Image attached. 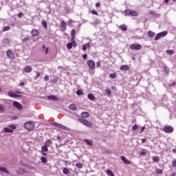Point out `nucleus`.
I'll return each instance as SVG.
<instances>
[{
	"label": "nucleus",
	"instance_id": "obj_1",
	"mask_svg": "<svg viewBox=\"0 0 176 176\" xmlns=\"http://www.w3.org/2000/svg\"><path fill=\"white\" fill-rule=\"evenodd\" d=\"M34 127H35V124H34V122H28L24 124V128L26 130H29V131L34 130Z\"/></svg>",
	"mask_w": 176,
	"mask_h": 176
},
{
	"label": "nucleus",
	"instance_id": "obj_2",
	"mask_svg": "<svg viewBox=\"0 0 176 176\" xmlns=\"http://www.w3.org/2000/svg\"><path fill=\"white\" fill-rule=\"evenodd\" d=\"M21 92L16 91V93L14 92L13 91H10L8 92V96L9 97H12V98H19V97H21Z\"/></svg>",
	"mask_w": 176,
	"mask_h": 176
},
{
	"label": "nucleus",
	"instance_id": "obj_3",
	"mask_svg": "<svg viewBox=\"0 0 176 176\" xmlns=\"http://www.w3.org/2000/svg\"><path fill=\"white\" fill-rule=\"evenodd\" d=\"M126 16H133V17H137L138 16V12L131 10H126L124 11Z\"/></svg>",
	"mask_w": 176,
	"mask_h": 176
},
{
	"label": "nucleus",
	"instance_id": "obj_4",
	"mask_svg": "<svg viewBox=\"0 0 176 176\" xmlns=\"http://www.w3.org/2000/svg\"><path fill=\"white\" fill-rule=\"evenodd\" d=\"M14 130H16V125L10 124L4 128V133H13Z\"/></svg>",
	"mask_w": 176,
	"mask_h": 176
},
{
	"label": "nucleus",
	"instance_id": "obj_5",
	"mask_svg": "<svg viewBox=\"0 0 176 176\" xmlns=\"http://www.w3.org/2000/svg\"><path fill=\"white\" fill-rule=\"evenodd\" d=\"M78 121H80V123H82V124H85V126H87V127L93 128V124L85 119L80 118L78 119Z\"/></svg>",
	"mask_w": 176,
	"mask_h": 176
},
{
	"label": "nucleus",
	"instance_id": "obj_6",
	"mask_svg": "<svg viewBox=\"0 0 176 176\" xmlns=\"http://www.w3.org/2000/svg\"><path fill=\"white\" fill-rule=\"evenodd\" d=\"M51 124H52V126L58 127V129H62V130H65L66 131H68V127H67L61 124H58V122H52Z\"/></svg>",
	"mask_w": 176,
	"mask_h": 176
},
{
	"label": "nucleus",
	"instance_id": "obj_7",
	"mask_svg": "<svg viewBox=\"0 0 176 176\" xmlns=\"http://www.w3.org/2000/svg\"><path fill=\"white\" fill-rule=\"evenodd\" d=\"M166 35H167L166 31L160 32L155 36V41H159L160 38H163V36H166Z\"/></svg>",
	"mask_w": 176,
	"mask_h": 176
},
{
	"label": "nucleus",
	"instance_id": "obj_8",
	"mask_svg": "<svg viewBox=\"0 0 176 176\" xmlns=\"http://www.w3.org/2000/svg\"><path fill=\"white\" fill-rule=\"evenodd\" d=\"M87 64L90 69H94V68H96V63H94V60H89L87 62Z\"/></svg>",
	"mask_w": 176,
	"mask_h": 176
},
{
	"label": "nucleus",
	"instance_id": "obj_9",
	"mask_svg": "<svg viewBox=\"0 0 176 176\" xmlns=\"http://www.w3.org/2000/svg\"><path fill=\"white\" fill-rule=\"evenodd\" d=\"M141 47H142V46L140 44H132L130 45V49L132 50H140Z\"/></svg>",
	"mask_w": 176,
	"mask_h": 176
},
{
	"label": "nucleus",
	"instance_id": "obj_10",
	"mask_svg": "<svg viewBox=\"0 0 176 176\" xmlns=\"http://www.w3.org/2000/svg\"><path fill=\"white\" fill-rule=\"evenodd\" d=\"M164 131L165 133H173L174 131V128H173V126H165L164 127Z\"/></svg>",
	"mask_w": 176,
	"mask_h": 176
},
{
	"label": "nucleus",
	"instance_id": "obj_11",
	"mask_svg": "<svg viewBox=\"0 0 176 176\" xmlns=\"http://www.w3.org/2000/svg\"><path fill=\"white\" fill-rule=\"evenodd\" d=\"M13 105L14 107H15V108H17V109H19V111H21V109H23V106L21 105V104L19 103L18 102H13Z\"/></svg>",
	"mask_w": 176,
	"mask_h": 176
},
{
	"label": "nucleus",
	"instance_id": "obj_12",
	"mask_svg": "<svg viewBox=\"0 0 176 176\" xmlns=\"http://www.w3.org/2000/svg\"><path fill=\"white\" fill-rule=\"evenodd\" d=\"M32 72V67L31 66H26L25 68H23V72H25V74H30V72Z\"/></svg>",
	"mask_w": 176,
	"mask_h": 176
},
{
	"label": "nucleus",
	"instance_id": "obj_13",
	"mask_svg": "<svg viewBox=\"0 0 176 176\" xmlns=\"http://www.w3.org/2000/svg\"><path fill=\"white\" fill-rule=\"evenodd\" d=\"M121 160L122 162H124V163L125 164H131V162H130V160H127V158H126V157H124V156H121Z\"/></svg>",
	"mask_w": 176,
	"mask_h": 176
},
{
	"label": "nucleus",
	"instance_id": "obj_14",
	"mask_svg": "<svg viewBox=\"0 0 176 176\" xmlns=\"http://www.w3.org/2000/svg\"><path fill=\"white\" fill-rule=\"evenodd\" d=\"M16 174H26L27 170H24L23 168H19V169L16 170Z\"/></svg>",
	"mask_w": 176,
	"mask_h": 176
},
{
	"label": "nucleus",
	"instance_id": "obj_15",
	"mask_svg": "<svg viewBox=\"0 0 176 176\" xmlns=\"http://www.w3.org/2000/svg\"><path fill=\"white\" fill-rule=\"evenodd\" d=\"M6 56L8 57V58H13V52L10 50H8L6 52Z\"/></svg>",
	"mask_w": 176,
	"mask_h": 176
},
{
	"label": "nucleus",
	"instance_id": "obj_16",
	"mask_svg": "<svg viewBox=\"0 0 176 176\" xmlns=\"http://www.w3.org/2000/svg\"><path fill=\"white\" fill-rule=\"evenodd\" d=\"M47 98L48 100H52V101H58V98L56 96H49Z\"/></svg>",
	"mask_w": 176,
	"mask_h": 176
},
{
	"label": "nucleus",
	"instance_id": "obj_17",
	"mask_svg": "<svg viewBox=\"0 0 176 176\" xmlns=\"http://www.w3.org/2000/svg\"><path fill=\"white\" fill-rule=\"evenodd\" d=\"M120 69L121 71H127L130 69V67H129V65H124L120 66Z\"/></svg>",
	"mask_w": 176,
	"mask_h": 176
},
{
	"label": "nucleus",
	"instance_id": "obj_18",
	"mask_svg": "<svg viewBox=\"0 0 176 176\" xmlns=\"http://www.w3.org/2000/svg\"><path fill=\"white\" fill-rule=\"evenodd\" d=\"M32 36H38V35H39V31L36 29H34L32 30Z\"/></svg>",
	"mask_w": 176,
	"mask_h": 176
},
{
	"label": "nucleus",
	"instance_id": "obj_19",
	"mask_svg": "<svg viewBox=\"0 0 176 176\" xmlns=\"http://www.w3.org/2000/svg\"><path fill=\"white\" fill-rule=\"evenodd\" d=\"M0 171L1 173H4L5 174H9V170L4 167H0Z\"/></svg>",
	"mask_w": 176,
	"mask_h": 176
},
{
	"label": "nucleus",
	"instance_id": "obj_20",
	"mask_svg": "<svg viewBox=\"0 0 176 176\" xmlns=\"http://www.w3.org/2000/svg\"><path fill=\"white\" fill-rule=\"evenodd\" d=\"M120 30H121V31H127V27L126 26V25H121L119 26Z\"/></svg>",
	"mask_w": 176,
	"mask_h": 176
},
{
	"label": "nucleus",
	"instance_id": "obj_21",
	"mask_svg": "<svg viewBox=\"0 0 176 176\" xmlns=\"http://www.w3.org/2000/svg\"><path fill=\"white\" fill-rule=\"evenodd\" d=\"M52 144H53V142H52V140H46L45 142V145L44 146H50V145H52Z\"/></svg>",
	"mask_w": 176,
	"mask_h": 176
},
{
	"label": "nucleus",
	"instance_id": "obj_22",
	"mask_svg": "<svg viewBox=\"0 0 176 176\" xmlns=\"http://www.w3.org/2000/svg\"><path fill=\"white\" fill-rule=\"evenodd\" d=\"M89 113L88 112L84 111L81 113V118H89Z\"/></svg>",
	"mask_w": 176,
	"mask_h": 176
},
{
	"label": "nucleus",
	"instance_id": "obj_23",
	"mask_svg": "<svg viewBox=\"0 0 176 176\" xmlns=\"http://www.w3.org/2000/svg\"><path fill=\"white\" fill-rule=\"evenodd\" d=\"M2 43L4 45H9V43H10V40L9 38H4L3 39Z\"/></svg>",
	"mask_w": 176,
	"mask_h": 176
},
{
	"label": "nucleus",
	"instance_id": "obj_24",
	"mask_svg": "<svg viewBox=\"0 0 176 176\" xmlns=\"http://www.w3.org/2000/svg\"><path fill=\"white\" fill-rule=\"evenodd\" d=\"M147 35H148V38H153V36H155V32H153L152 31H148L147 33Z\"/></svg>",
	"mask_w": 176,
	"mask_h": 176
},
{
	"label": "nucleus",
	"instance_id": "obj_25",
	"mask_svg": "<svg viewBox=\"0 0 176 176\" xmlns=\"http://www.w3.org/2000/svg\"><path fill=\"white\" fill-rule=\"evenodd\" d=\"M166 54H168L169 56H173L174 54L175 51L174 50H169L166 51Z\"/></svg>",
	"mask_w": 176,
	"mask_h": 176
},
{
	"label": "nucleus",
	"instance_id": "obj_26",
	"mask_svg": "<svg viewBox=\"0 0 176 176\" xmlns=\"http://www.w3.org/2000/svg\"><path fill=\"white\" fill-rule=\"evenodd\" d=\"M84 141H85V142H86V144H87V145H89V146H93V141L89 140H85Z\"/></svg>",
	"mask_w": 176,
	"mask_h": 176
},
{
	"label": "nucleus",
	"instance_id": "obj_27",
	"mask_svg": "<svg viewBox=\"0 0 176 176\" xmlns=\"http://www.w3.org/2000/svg\"><path fill=\"white\" fill-rule=\"evenodd\" d=\"M70 43H72V45L73 47H76L77 44H76V42L75 41V38H72Z\"/></svg>",
	"mask_w": 176,
	"mask_h": 176
},
{
	"label": "nucleus",
	"instance_id": "obj_28",
	"mask_svg": "<svg viewBox=\"0 0 176 176\" xmlns=\"http://www.w3.org/2000/svg\"><path fill=\"white\" fill-rule=\"evenodd\" d=\"M69 108L71 111H76V106L74 104H70Z\"/></svg>",
	"mask_w": 176,
	"mask_h": 176
},
{
	"label": "nucleus",
	"instance_id": "obj_29",
	"mask_svg": "<svg viewBox=\"0 0 176 176\" xmlns=\"http://www.w3.org/2000/svg\"><path fill=\"white\" fill-rule=\"evenodd\" d=\"M88 98L89 100H91V101H94V100H96V98H94V95H93L92 94H88Z\"/></svg>",
	"mask_w": 176,
	"mask_h": 176
},
{
	"label": "nucleus",
	"instance_id": "obj_30",
	"mask_svg": "<svg viewBox=\"0 0 176 176\" xmlns=\"http://www.w3.org/2000/svg\"><path fill=\"white\" fill-rule=\"evenodd\" d=\"M60 27L62 28H64V30H66L67 29V23H65V21H63L61 22Z\"/></svg>",
	"mask_w": 176,
	"mask_h": 176
},
{
	"label": "nucleus",
	"instance_id": "obj_31",
	"mask_svg": "<svg viewBox=\"0 0 176 176\" xmlns=\"http://www.w3.org/2000/svg\"><path fill=\"white\" fill-rule=\"evenodd\" d=\"M41 151H42V152H47V151H49V149L47 148V146L44 145L41 147Z\"/></svg>",
	"mask_w": 176,
	"mask_h": 176
},
{
	"label": "nucleus",
	"instance_id": "obj_32",
	"mask_svg": "<svg viewBox=\"0 0 176 176\" xmlns=\"http://www.w3.org/2000/svg\"><path fill=\"white\" fill-rule=\"evenodd\" d=\"M107 174L109 176H114L113 173L112 172V170H111L109 169L107 170Z\"/></svg>",
	"mask_w": 176,
	"mask_h": 176
},
{
	"label": "nucleus",
	"instance_id": "obj_33",
	"mask_svg": "<svg viewBox=\"0 0 176 176\" xmlns=\"http://www.w3.org/2000/svg\"><path fill=\"white\" fill-rule=\"evenodd\" d=\"M106 94L107 95L108 97H109V96H111V89H107L104 90Z\"/></svg>",
	"mask_w": 176,
	"mask_h": 176
},
{
	"label": "nucleus",
	"instance_id": "obj_34",
	"mask_svg": "<svg viewBox=\"0 0 176 176\" xmlns=\"http://www.w3.org/2000/svg\"><path fill=\"white\" fill-rule=\"evenodd\" d=\"M75 34H76V31L75 30H72V38H75Z\"/></svg>",
	"mask_w": 176,
	"mask_h": 176
},
{
	"label": "nucleus",
	"instance_id": "obj_35",
	"mask_svg": "<svg viewBox=\"0 0 176 176\" xmlns=\"http://www.w3.org/2000/svg\"><path fill=\"white\" fill-rule=\"evenodd\" d=\"M69 173V170L67 168H63V174H65V175H67V174Z\"/></svg>",
	"mask_w": 176,
	"mask_h": 176
},
{
	"label": "nucleus",
	"instance_id": "obj_36",
	"mask_svg": "<svg viewBox=\"0 0 176 176\" xmlns=\"http://www.w3.org/2000/svg\"><path fill=\"white\" fill-rule=\"evenodd\" d=\"M76 166L78 168H83V164H82V163H77L76 164Z\"/></svg>",
	"mask_w": 176,
	"mask_h": 176
},
{
	"label": "nucleus",
	"instance_id": "obj_37",
	"mask_svg": "<svg viewBox=\"0 0 176 176\" xmlns=\"http://www.w3.org/2000/svg\"><path fill=\"white\" fill-rule=\"evenodd\" d=\"M109 78H111V79H116V74H110Z\"/></svg>",
	"mask_w": 176,
	"mask_h": 176
},
{
	"label": "nucleus",
	"instance_id": "obj_38",
	"mask_svg": "<svg viewBox=\"0 0 176 176\" xmlns=\"http://www.w3.org/2000/svg\"><path fill=\"white\" fill-rule=\"evenodd\" d=\"M72 43H68L67 45V49H69V50H71V49H72Z\"/></svg>",
	"mask_w": 176,
	"mask_h": 176
},
{
	"label": "nucleus",
	"instance_id": "obj_39",
	"mask_svg": "<svg viewBox=\"0 0 176 176\" xmlns=\"http://www.w3.org/2000/svg\"><path fill=\"white\" fill-rule=\"evenodd\" d=\"M156 173L160 175L163 174V170L162 169L157 168Z\"/></svg>",
	"mask_w": 176,
	"mask_h": 176
},
{
	"label": "nucleus",
	"instance_id": "obj_40",
	"mask_svg": "<svg viewBox=\"0 0 176 176\" xmlns=\"http://www.w3.org/2000/svg\"><path fill=\"white\" fill-rule=\"evenodd\" d=\"M9 30H10V27L9 26H5L3 29V32H6V31H9Z\"/></svg>",
	"mask_w": 176,
	"mask_h": 176
},
{
	"label": "nucleus",
	"instance_id": "obj_41",
	"mask_svg": "<svg viewBox=\"0 0 176 176\" xmlns=\"http://www.w3.org/2000/svg\"><path fill=\"white\" fill-rule=\"evenodd\" d=\"M76 94H77L78 96H82V95L83 94V91H82V90L79 89V90H78V91H76Z\"/></svg>",
	"mask_w": 176,
	"mask_h": 176
},
{
	"label": "nucleus",
	"instance_id": "obj_42",
	"mask_svg": "<svg viewBox=\"0 0 176 176\" xmlns=\"http://www.w3.org/2000/svg\"><path fill=\"white\" fill-rule=\"evenodd\" d=\"M42 25H43V27H44V28H47V23H46V21H43L42 22Z\"/></svg>",
	"mask_w": 176,
	"mask_h": 176
},
{
	"label": "nucleus",
	"instance_id": "obj_43",
	"mask_svg": "<svg viewBox=\"0 0 176 176\" xmlns=\"http://www.w3.org/2000/svg\"><path fill=\"white\" fill-rule=\"evenodd\" d=\"M132 130H133V131L138 130V125L135 124V126H133L132 127Z\"/></svg>",
	"mask_w": 176,
	"mask_h": 176
},
{
	"label": "nucleus",
	"instance_id": "obj_44",
	"mask_svg": "<svg viewBox=\"0 0 176 176\" xmlns=\"http://www.w3.org/2000/svg\"><path fill=\"white\" fill-rule=\"evenodd\" d=\"M41 162H43V163H46V162H47V160H46V157H42L41 158Z\"/></svg>",
	"mask_w": 176,
	"mask_h": 176
},
{
	"label": "nucleus",
	"instance_id": "obj_45",
	"mask_svg": "<svg viewBox=\"0 0 176 176\" xmlns=\"http://www.w3.org/2000/svg\"><path fill=\"white\" fill-rule=\"evenodd\" d=\"M23 42H27L28 41H30V38L28 36H26L25 38H23Z\"/></svg>",
	"mask_w": 176,
	"mask_h": 176
},
{
	"label": "nucleus",
	"instance_id": "obj_46",
	"mask_svg": "<svg viewBox=\"0 0 176 176\" xmlns=\"http://www.w3.org/2000/svg\"><path fill=\"white\" fill-rule=\"evenodd\" d=\"M91 13H92V14H96V16H98V12L94 10H91Z\"/></svg>",
	"mask_w": 176,
	"mask_h": 176
},
{
	"label": "nucleus",
	"instance_id": "obj_47",
	"mask_svg": "<svg viewBox=\"0 0 176 176\" xmlns=\"http://www.w3.org/2000/svg\"><path fill=\"white\" fill-rule=\"evenodd\" d=\"M153 162H159V157H153Z\"/></svg>",
	"mask_w": 176,
	"mask_h": 176
},
{
	"label": "nucleus",
	"instance_id": "obj_48",
	"mask_svg": "<svg viewBox=\"0 0 176 176\" xmlns=\"http://www.w3.org/2000/svg\"><path fill=\"white\" fill-rule=\"evenodd\" d=\"M0 111H1V112H3V111H5V107H3V105L0 104Z\"/></svg>",
	"mask_w": 176,
	"mask_h": 176
},
{
	"label": "nucleus",
	"instance_id": "obj_49",
	"mask_svg": "<svg viewBox=\"0 0 176 176\" xmlns=\"http://www.w3.org/2000/svg\"><path fill=\"white\" fill-rule=\"evenodd\" d=\"M140 155H146V153L145 152V150L142 149L141 153H140Z\"/></svg>",
	"mask_w": 176,
	"mask_h": 176
},
{
	"label": "nucleus",
	"instance_id": "obj_50",
	"mask_svg": "<svg viewBox=\"0 0 176 176\" xmlns=\"http://www.w3.org/2000/svg\"><path fill=\"white\" fill-rule=\"evenodd\" d=\"M173 167H176V160L172 162Z\"/></svg>",
	"mask_w": 176,
	"mask_h": 176
},
{
	"label": "nucleus",
	"instance_id": "obj_51",
	"mask_svg": "<svg viewBox=\"0 0 176 176\" xmlns=\"http://www.w3.org/2000/svg\"><path fill=\"white\" fill-rule=\"evenodd\" d=\"M44 80H45V82H47V80H49V76H45L44 77Z\"/></svg>",
	"mask_w": 176,
	"mask_h": 176
},
{
	"label": "nucleus",
	"instance_id": "obj_52",
	"mask_svg": "<svg viewBox=\"0 0 176 176\" xmlns=\"http://www.w3.org/2000/svg\"><path fill=\"white\" fill-rule=\"evenodd\" d=\"M175 85H176V82H173L172 83L169 84V86L174 87V86H175Z\"/></svg>",
	"mask_w": 176,
	"mask_h": 176
},
{
	"label": "nucleus",
	"instance_id": "obj_53",
	"mask_svg": "<svg viewBox=\"0 0 176 176\" xmlns=\"http://www.w3.org/2000/svg\"><path fill=\"white\" fill-rule=\"evenodd\" d=\"M150 14H153V16H156L157 14H156L155 12L153 11H151L150 12Z\"/></svg>",
	"mask_w": 176,
	"mask_h": 176
},
{
	"label": "nucleus",
	"instance_id": "obj_54",
	"mask_svg": "<svg viewBox=\"0 0 176 176\" xmlns=\"http://www.w3.org/2000/svg\"><path fill=\"white\" fill-rule=\"evenodd\" d=\"M82 57H83L84 60H86L87 58V54H85L82 55Z\"/></svg>",
	"mask_w": 176,
	"mask_h": 176
},
{
	"label": "nucleus",
	"instance_id": "obj_55",
	"mask_svg": "<svg viewBox=\"0 0 176 176\" xmlns=\"http://www.w3.org/2000/svg\"><path fill=\"white\" fill-rule=\"evenodd\" d=\"M87 48L86 47V44H85L83 46H82V50H86Z\"/></svg>",
	"mask_w": 176,
	"mask_h": 176
},
{
	"label": "nucleus",
	"instance_id": "obj_56",
	"mask_svg": "<svg viewBox=\"0 0 176 176\" xmlns=\"http://www.w3.org/2000/svg\"><path fill=\"white\" fill-rule=\"evenodd\" d=\"M96 66H97L98 67H101V63L97 62Z\"/></svg>",
	"mask_w": 176,
	"mask_h": 176
},
{
	"label": "nucleus",
	"instance_id": "obj_57",
	"mask_svg": "<svg viewBox=\"0 0 176 176\" xmlns=\"http://www.w3.org/2000/svg\"><path fill=\"white\" fill-rule=\"evenodd\" d=\"M18 17H19L20 19H21V17H23V13H19V14H18Z\"/></svg>",
	"mask_w": 176,
	"mask_h": 176
},
{
	"label": "nucleus",
	"instance_id": "obj_58",
	"mask_svg": "<svg viewBox=\"0 0 176 176\" xmlns=\"http://www.w3.org/2000/svg\"><path fill=\"white\" fill-rule=\"evenodd\" d=\"M85 45H86L87 48V47H88V48L90 47V43H87L85 44Z\"/></svg>",
	"mask_w": 176,
	"mask_h": 176
},
{
	"label": "nucleus",
	"instance_id": "obj_59",
	"mask_svg": "<svg viewBox=\"0 0 176 176\" xmlns=\"http://www.w3.org/2000/svg\"><path fill=\"white\" fill-rule=\"evenodd\" d=\"M29 168L30 170H35V167H34V166H29Z\"/></svg>",
	"mask_w": 176,
	"mask_h": 176
},
{
	"label": "nucleus",
	"instance_id": "obj_60",
	"mask_svg": "<svg viewBox=\"0 0 176 176\" xmlns=\"http://www.w3.org/2000/svg\"><path fill=\"white\" fill-rule=\"evenodd\" d=\"M38 76H41V73L40 72L36 73V78H38Z\"/></svg>",
	"mask_w": 176,
	"mask_h": 176
},
{
	"label": "nucleus",
	"instance_id": "obj_61",
	"mask_svg": "<svg viewBox=\"0 0 176 176\" xmlns=\"http://www.w3.org/2000/svg\"><path fill=\"white\" fill-rule=\"evenodd\" d=\"M96 8H100V3H97L96 4Z\"/></svg>",
	"mask_w": 176,
	"mask_h": 176
},
{
	"label": "nucleus",
	"instance_id": "obj_62",
	"mask_svg": "<svg viewBox=\"0 0 176 176\" xmlns=\"http://www.w3.org/2000/svg\"><path fill=\"white\" fill-rule=\"evenodd\" d=\"M49 53V48H46L45 54H47Z\"/></svg>",
	"mask_w": 176,
	"mask_h": 176
},
{
	"label": "nucleus",
	"instance_id": "obj_63",
	"mask_svg": "<svg viewBox=\"0 0 176 176\" xmlns=\"http://www.w3.org/2000/svg\"><path fill=\"white\" fill-rule=\"evenodd\" d=\"M142 144H144V142H146V139H142Z\"/></svg>",
	"mask_w": 176,
	"mask_h": 176
},
{
	"label": "nucleus",
	"instance_id": "obj_64",
	"mask_svg": "<svg viewBox=\"0 0 176 176\" xmlns=\"http://www.w3.org/2000/svg\"><path fill=\"white\" fill-rule=\"evenodd\" d=\"M144 130H145V126H142V127L141 133H142V131H144Z\"/></svg>",
	"mask_w": 176,
	"mask_h": 176
}]
</instances>
